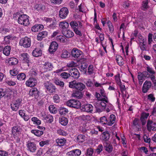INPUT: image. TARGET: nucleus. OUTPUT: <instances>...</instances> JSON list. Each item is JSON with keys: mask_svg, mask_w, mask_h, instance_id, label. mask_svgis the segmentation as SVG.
Returning a JSON list of instances; mask_svg holds the SVG:
<instances>
[{"mask_svg": "<svg viewBox=\"0 0 156 156\" xmlns=\"http://www.w3.org/2000/svg\"><path fill=\"white\" fill-rule=\"evenodd\" d=\"M110 133L108 131H105L102 133V137L105 141L108 140L110 138Z\"/></svg>", "mask_w": 156, "mask_h": 156, "instance_id": "nucleus-28", "label": "nucleus"}, {"mask_svg": "<svg viewBox=\"0 0 156 156\" xmlns=\"http://www.w3.org/2000/svg\"><path fill=\"white\" fill-rule=\"evenodd\" d=\"M146 68L147 71L151 75H154L155 73V72L153 68L149 66H147Z\"/></svg>", "mask_w": 156, "mask_h": 156, "instance_id": "nucleus-51", "label": "nucleus"}, {"mask_svg": "<svg viewBox=\"0 0 156 156\" xmlns=\"http://www.w3.org/2000/svg\"><path fill=\"white\" fill-rule=\"evenodd\" d=\"M48 34V33L46 31H43L39 33L37 35V39L38 41H41L43 38L46 37Z\"/></svg>", "mask_w": 156, "mask_h": 156, "instance_id": "nucleus-21", "label": "nucleus"}, {"mask_svg": "<svg viewBox=\"0 0 156 156\" xmlns=\"http://www.w3.org/2000/svg\"><path fill=\"white\" fill-rule=\"evenodd\" d=\"M39 92L36 87L31 88L30 90L29 94L30 96L34 97L35 98H37L39 96Z\"/></svg>", "mask_w": 156, "mask_h": 156, "instance_id": "nucleus-17", "label": "nucleus"}, {"mask_svg": "<svg viewBox=\"0 0 156 156\" xmlns=\"http://www.w3.org/2000/svg\"><path fill=\"white\" fill-rule=\"evenodd\" d=\"M59 26L60 28L65 29L69 27V24L67 22H60Z\"/></svg>", "mask_w": 156, "mask_h": 156, "instance_id": "nucleus-37", "label": "nucleus"}, {"mask_svg": "<svg viewBox=\"0 0 156 156\" xmlns=\"http://www.w3.org/2000/svg\"><path fill=\"white\" fill-rule=\"evenodd\" d=\"M49 110L51 113L55 114L57 112V108L53 105H50L48 108Z\"/></svg>", "mask_w": 156, "mask_h": 156, "instance_id": "nucleus-39", "label": "nucleus"}, {"mask_svg": "<svg viewBox=\"0 0 156 156\" xmlns=\"http://www.w3.org/2000/svg\"><path fill=\"white\" fill-rule=\"evenodd\" d=\"M82 52L80 50L76 48H74L72 51L71 55L72 57L78 58L82 55Z\"/></svg>", "mask_w": 156, "mask_h": 156, "instance_id": "nucleus-14", "label": "nucleus"}, {"mask_svg": "<svg viewBox=\"0 0 156 156\" xmlns=\"http://www.w3.org/2000/svg\"><path fill=\"white\" fill-rule=\"evenodd\" d=\"M149 115V113L145 112H143L141 113L140 120L142 125L144 126L145 125L147 118Z\"/></svg>", "mask_w": 156, "mask_h": 156, "instance_id": "nucleus-16", "label": "nucleus"}, {"mask_svg": "<svg viewBox=\"0 0 156 156\" xmlns=\"http://www.w3.org/2000/svg\"><path fill=\"white\" fill-rule=\"evenodd\" d=\"M26 145L27 150L30 152L34 153L37 150L36 144L34 142L28 141Z\"/></svg>", "mask_w": 156, "mask_h": 156, "instance_id": "nucleus-7", "label": "nucleus"}, {"mask_svg": "<svg viewBox=\"0 0 156 156\" xmlns=\"http://www.w3.org/2000/svg\"><path fill=\"white\" fill-rule=\"evenodd\" d=\"M68 122V119L62 116L59 119V122L63 126H66Z\"/></svg>", "mask_w": 156, "mask_h": 156, "instance_id": "nucleus-26", "label": "nucleus"}, {"mask_svg": "<svg viewBox=\"0 0 156 156\" xmlns=\"http://www.w3.org/2000/svg\"><path fill=\"white\" fill-rule=\"evenodd\" d=\"M21 102V100L20 98H18L15 103L12 105H11V108L13 111H16L19 108Z\"/></svg>", "mask_w": 156, "mask_h": 156, "instance_id": "nucleus-18", "label": "nucleus"}, {"mask_svg": "<svg viewBox=\"0 0 156 156\" xmlns=\"http://www.w3.org/2000/svg\"><path fill=\"white\" fill-rule=\"evenodd\" d=\"M62 34L68 38L73 37L74 35L73 32L69 30L63 31Z\"/></svg>", "mask_w": 156, "mask_h": 156, "instance_id": "nucleus-19", "label": "nucleus"}, {"mask_svg": "<svg viewBox=\"0 0 156 156\" xmlns=\"http://www.w3.org/2000/svg\"><path fill=\"white\" fill-rule=\"evenodd\" d=\"M44 85L46 90L49 93H52L55 92L56 88L52 83L46 81L44 82Z\"/></svg>", "mask_w": 156, "mask_h": 156, "instance_id": "nucleus-3", "label": "nucleus"}, {"mask_svg": "<svg viewBox=\"0 0 156 156\" xmlns=\"http://www.w3.org/2000/svg\"><path fill=\"white\" fill-rule=\"evenodd\" d=\"M59 113L61 115L66 114L68 112V110L67 109L64 108H60L59 110Z\"/></svg>", "mask_w": 156, "mask_h": 156, "instance_id": "nucleus-43", "label": "nucleus"}, {"mask_svg": "<svg viewBox=\"0 0 156 156\" xmlns=\"http://www.w3.org/2000/svg\"><path fill=\"white\" fill-rule=\"evenodd\" d=\"M31 119L34 124H36L37 125H39L41 124V120L38 119L37 117H33Z\"/></svg>", "mask_w": 156, "mask_h": 156, "instance_id": "nucleus-47", "label": "nucleus"}, {"mask_svg": "<svg viewBox=\"0 0 156 156\" xmlns=\"http://www.w3.org/2000/svg\"><path fill=\"white\" fill-rule=\"evenodd\" d=\"M29 18V17L27 15H20L18 19V22L19 24L23 25L24 26H27L30 24Z\"/></svg>", "mask_w": 156, "mask_h": 156, "instance_id": "nucleus-2", "label": "nucleus"}, {"mask_svg": "<svg viewBox=\"0 0 156 156\" xmlns=\"http://www.w3.org/2000/svg\"><path fill=\"white\" fill-rule=\"evenodd\" d=\"M70 54L67 51L63 50L62 51V53L61 54V56L63 58H66L70 56Z\"/></svg>", "mask_w": 156, "mask_h": 156, "instance_id": "nucleus-36", "label": "nucleus"}, {"mask_svg": "<svg viewBox=\"0 0 156 156\" xmlns=\"http://www.w3.org/2000/svg\"><path fill=\"white\" fill-rule=\"evenodd\" d=\"M55 83L57 85L61 87H63L64 83L62 81H60L59 80H56L55 81Z\"/></svg>", "mask_w": 156, "mask_h": 156, "instance_id": "nucleus-55", "label": "nucleus"}, {"mask_svg": "<svg viewBox=\"0 0 156 156\" xmlns=\"http://www.w3.org/2000/svg\"><path fill=\"white\" fill-rule=\"evenodd\" d=\"M37 84L36 80L33 77H31L26 81L25 84L28 87H32L35 86Z\"/></svg>", "mask_w": 156, "mask_h": 156, "instance_id": "nucleus-10", "label": "nucleus"}, {"mask_svg": "<svg viewBox=\"0 0 156 156\" xmlns=\"http://www.w3.org/2000/svg\"><path fill=\"white\" fill-rule=\"evenodd\" d=\"M69 87L72 88H75L80 91H82L85 88V86L82 83L73 81L69 83Z\"/></svg>", "mask_w": 156, "mask_h": 156, "instance_id": "nucleus-1", "label": "nucleus"}, {"mask_svg": "<svg viewBox=\"0 0 156 156\" xmlns=\"http://www.w3.org/2000/svg\"><path fill=\"white\" fill-rule=\"evenodd\" d=\"M42 54V50L39 48H35L32 53L33 55L35 57H38L41 56Z\"/></svg>", "mask_w": 156, "mask_h": 156, "instance_id": "nucleus-20", "label": "nucleus"}, {"mask_svg": "<svg viewBox=\"0 0 156 156\" xmlns=\"http://www.w3.org/2000/svg\"><path fill=\"white\" fill-rule=\"evenodd\" d=\"M26 78L25 74L23 73H20L17 76V79L20 80H23Z\"/></svg>", "mask_w": 156, "mask_h": 156, "instance_id": "nucleus-49", "label": "nucleus"}, {"mask_svg": "<svg viewBox=\"0 0 156 156\" xmlns=\"http://www.w3.org/2000/svg\"><path fill=\"white\" fill-rule=\"evenodd\" d=\"M147 100L151 102H154L155 100V98L154 97V94L151 93L148 95L147 96Z\"/></svg>", "mask_w": 156, "mask_h": 156, "instance_id": "nucleus-41", "label": "nucleus"}, {"mask_svg": "<svg viewBox=\"0 0 156 156\" xmlns=\"http://www.w3.org/2000/svg\"><path fill=\"white\" fill-rule=\"evenodd\" d=\"M53 99L54 102L56 103H58L60 101L59 97L57 94H55L53 96Z\"/></svg>", "mask_w": 156, "mask_h": 156, "instance_id": "nucleus-58", "label": "nucleus"}, {"mask_svg": "<svg viewBox=\"0 0 156 156\" xmlns=\"http://www.w3.org/2000/svg\"><path fill=\"white\" fill-rule=\"evenodd\" d=\"M20 45L23 47L27 48L30 46V39L27 37L22 38L20 41Z\"/></svg>", "mask_w": 156, "mask_h": 156, "instance_id": "nucleus-6", "label": "nucleus"}, {"mask_svg": "<svg viewBox=\"0 0 156 156\" xmlns=\"http://www.w3.org/2000/svg\"><path fill=\"white\" fill-rule=\"evenodd\" d=\"M45 7L41 4H36L34 6V9L38 11L41 12L45 9Z\"/></svg>", "mask_w": 156, "mask_h": 156, "instance_id": "nucleus-32", "label": "nucleus"}, {"mask_svg": "<svg viewBox=\"0 0 156 156\" xmlns=\"http://www.w3.org/2000/svg\"><path fill=\"white\" fill-rule=\"evenodd\" d=\"M70 76L75 79H78L80 76V73L78 70L75 68H72L69 71Z\"/></svg>", "mask_w": 156, "mask_h": 156, "instance_id": "nucleus-9", "label": "nucleus"}, {"mask_svg": "<svg viewBox=\"0 0 156 156\" xmlns=\"http://www.w3.org/2000/svg\"><path fill=\"white\" fill-rule=\"evenodd\" d=\"M148 0H145L143 1L141 8V9L143 11H146L148 7Z\"/></svg>", "mask_w": 156, "mask_h": 156, "instance_id": "nucleus-40", "label": "nucleus"}, {"mask_svg": "<svg viewBox=\"0 0 156 156\" xmlns=\"http://www.w3.org/2000/svg\"><path fill=\"white\" fill-rule=\"evenodd\" d=\"M69 24L73 30L77 28L76 27H77L78 25V24L76 21H71L70 23Z\"/></svg>", "mask_w": 156, "mask_h": 156, "instance_id": "nucleus-48", "label": "nucleus"}, {"mask_svg": "<svg viewBox=\"0 0 156 156\" xmlns=\"http://www.w3.org/2000/svg\"><path fill=\"white\" fill-rule=\"evenodd\" d=\"M44 68L47 69L48 70H52L53 67L52 64L48 62H46L44 64Z\"/></svg>", "mask_w": 156, "mask_h": 156, "instance_id": "nucleus-35", "label": "nucleus"}, {"mask_svg": "<svg viewBox=\"0 0 156 156\" xmlns=\"http://www.w3.org/2000/svg\"><path fill=\"white\" fill-rule=\"evenodd\" d=\"M11 37L10 36H7L5 37L4 38L5 43L6 44H9L11 40Z\"/></svg>", "mask_w": 156, "mask_h": 156, "instance_id": "nucleus-56", "label": "nucleus"}, {"mask_svg": "<svg viewBox=\"0 0 156 156\" xmlns=\"http://www.w3.org/2000/svg\"><path fill=\"white\" fill-rule=\"evenodd\" d=\"M56 20H53L52 21L51 23L50 24H49L48 27L51 29H53L55 27L56 25Z\"/></svg>", "mask_w": 156, "mask_h": 156, "instance_id": "nucleus-52", "label": "nucleus"}, {"mask_svg": "<svg viewBox=\"0 0 156 156\" xmlns=\"http://www.w3.org/2000/svg\"><path fill=\"white\" fill-rule=\"evenodd\" d=\"M104 144L105 148V150L106 151L110 153L112 151L113 147L112 145L108 144L106 142L104 143Z\"/></svg>", "mask_w": 156, "mask_h": 156, "instance_id": "nucleus-27", "label": "nucleus"}, {"mask_svg": "<svg viewBox=\"0 0 156 156\" xmlns=\"http://www.w3.org/2000/svg\"><path fill=\"white\" fill-rule=\"evenodd\" d=\"M72 96L76 98L81 99L83 97V94L81 91L76 90L72 94Z\"/></svg>", "mask_w": 156, "mask_h": 156, "instance_id": "nucleus-22", "label": "nucleus"}, {"mask_svg": "<svg viewBox=\"0 0 156 156\" xmlns=\"http://www.w3.org/2000/svg\"><path fill=\"white\" fill-rule=\"evenodd\" d=\"M20 127L18 125L15 126L12 128V132L14 135L16 134L17 133H19L20 131Z\"/></svg>", "mask_w": 156, "mask_h": 156, "instance_id": "nucleus-25", "label": "nucleus"}, {"mask_svg": "<svg viewBox=\"0 0 156 156\" xmlns=\"http://www.w3.org/2000/svg\"><path fill=\"white\" fill-rule=\"evenodd\" d=\"M18 62V59L16 58L11 57L9 58L8 63L10 66H14L17 64Z\"/></svg>", "mask_w": 156, "mask_h": 156, "instance_id": "nucleus-23", "label": "nucleus"}, {"mask_svg": "<svg viewBox=\"0 0 156 156\" xmlns=\"http://www.w3.org/2000/svg\"><path fill=\"white\" fill-rule=\"evenodd\" d=\"M32 133L34 134L37 136H40L44 133V132L39 130H32L31 131Z\"/></svg>", "mask_w": 156, "mask_h": 156, "instance_id": "nucleus-34", "label": "nucleus"}, {"mask_svg": "<svg viewBox=\"0 0 156 156\" xmlns=\"http://www.w3.org/2000/svg\"><path fill=\"white\" fill-rule=\"evenodd\" d=\"M153 36V35L152 34L149 33L148 34V41L149 44H150L152 41Z\"/></svg>", "mask_w": 156, "mask_h": 156, "instance_id": "nucleus-57", "label": "nucleus"}, {"mask_svg": "<svg viewBox=\"0 0 156 156\" xmlns=\"http://www.w3.org/2000/svg\"><path fill=\"white\" fill-rule=\"evenodd\" d=\"M57 40L60 42L65 43L67 41V40L62 35L58 36L57 37Z\"/></svg>", "mask_w": 156, "mask_h": 156, "instance_id": "nucleus-38", "label": "nucleus"}, {"mask_svg": "<svg viewBox=\"0 0 156 156\" xmlns=\"http://www.w3.org/2000/svg\"><path fill=\"white\" fill-rule=\"evenodd\" d=\"M49 141V140H46V141H42L40 142L39 145L41 147H43L45 145H48Z\"/></svg>", "mask_w": 156, "mask_h": 156, "instance_id": "nucleus-61", "label": "nucleus"}, {"mask_svg": "<svg viewBox=\"0 0 156 156\" xmlns=\"http://www.w3.org/2000/svg\"><path fill=\"white\" fill-rule=\"evenodd\" d=\"M58 47V44L56 41H52L50 45L48 51L50 53L52 54L53 52L56 51Z\"/></svg>", "mask_w": 156, "mask_h": 156, "instance_id": "nucleus-13", "label": "nucleus"}, {"mask_svg": "<svg viewBox=\"0 0 156 156\" xmlns=\"http://www.w3.org/2000/svg\"><path fill=\"white\" fill-rule=\"evenodd\" d=\"M57 133L59 135L63 136H66L67 135V133L66 132L61 129L58 130L57 131Z\"/></svg>", "mask_w": 156, "mask_h": 156, "instance_id": "nucleus-63", "label": "nucleus"}, {"mask_svg": "<svg viewBox=\"0 0 156 156\" xmlns=\"http://www.w3.org/2000/svg\"><path fill=\"white\" fill-rule=\"evenodd\" d=\"M79 117L80 119L83 121H85L89 119L90 118V116L88 115H83L80 116Z\"/></svg>", "mask_w": 156, "mask_h": 156, "instance_id": "nucleus-59", "label": "nucleus"}, {"mask_svg": "<svg viewBox=\"0 0 156 156\" xmlns=\"http://www.w3.org/2000/svg\"><path fill=\"white\" fill-rule=\"evenodd\" d=\"M115 117L114 115L112 114L110 115L109 117V121H108V125L111 126L115 122Z\"/></svg>", "mask_w": 156, "mask_h": 156, "instance_id": "nucleus-29", "label": "nucleus"}, {"mask_svg": "<svg viewBox=\"0 0 156 156\" xmlns=\"http://www.w3.org/2000/svg\"><path fill=\"white\" fill-rule=\"evenodd\" d=\"M68 12L69 11L67 8L63 7L61 8L59 11V17L62 19H65L68 14Z\"/></svg>", "mask_w": 156, "mask_h": 156, "instance_id": "nucleus-11", "label": "nucleus"}, {"mask_svg": "<svg viewBox=\"0 0 156 156\" xmlns=\"http://www.w3.org/2000/svg\"><path fill=\"white\" fill-rule=\"evenodd\" d=\"M118 85L120 86V90L122 92H123L126 90L125 86L123 84H122L121 82H118Z\"/></svg>", "mask_w": 156, "mask_h": 156, "instance_id": "nucleus-60", "label": "nucleus"}, {"mask_svg": "<svg viewBox=\"0 0 156 156\" xmlns=\"http://www.w3.org/2000/svg\"><path fill=\"white\" fill-rule=\"evenodd\" d=\"M56 142L58 146H62L66 143V140L65 138H58L56 140Z\"/></svg>", "mask_w": 156, "mask_h": 156, "instance_id": "nucleus-24", "label": "nucleus"}, {"mask_svg": "<svg viewBox=\"0 0 156 156\" xmlns=\"http://www.w3.org/2000/svg\"><path fill=\"white\" fill-rule=\"evenodd\" d=\"M100 122L103 124H107L108 125V120L105 116L101 117L100 118Z\"/></svg>", "mask_w": 156, "mask_h": 156, "instance_id": "nucleus-46", "label": "nucleus"}, {"mask_svg": "<svg viewBox=\"0 0 156 156\" xmlns=\"http://www.w3.org/2000/svg\"><path fill=\"white\" fill-rule=\"evenodd\" d=\"M66 105L71 108H79L80 107L81 103L79 101L73 99H71L66 103Z\"/></svg>", "mask_w": 156, "mask_h": 156, "instance_id": "nucleus-4", "label": "nucleus"}, {"mask_svg": "<svg viewBox=\"0 0 156 156\" xmlns=\"http://www.w3.org/2000/svg\"><path fill=\"white\" fill-rule=\"evenodd\" d=\"M60 76L63 79H67L70 77V72L69 73L65 72H63L61 74Z\"/></svg>", "mask_w": 156, "mask_h": 156, "instance_id": "nucleus-42", "label": "nucleus"}, {"mask_svg": "<svg viewBox=\"0 0 156 156\" xmlns=\"http://www.w3.org/2000/svg\"><path fill=\"white\" fill-rule=\"evenodd\" d=\"M151 86V83L150 81L146 80L144 83L142 87V91L144 93H146Z\"/></svg>", "mask_w": 156, "mask_h": 156, "instance_id": "nucleus-12", "label": "nucleus"}, {"mask_svg": "<svg viewBox=\"0 0 156 156\" xmlns=\"http://www.w3.org/2000/svg\"><path fill=\"white\" fill-rule=\"evenodd\" d=\"M82 110L85 112L91 113L93 109V107L91 104H87L83 105L82 106Z\"/></svg>", "mask_w": 156, "mask_h": 156, "instance_id": "nucleus-15", "label": "nucleus"}, {"mask_svg": "<svg viewBox=\"0 0 156 156\" xmlns=\"http://www.w3.org/2000/svg\"><path fill=\"white\" fill-rule=\"evenodd\" d=\"M103 148V146L101 144H99L97 148L96 149V152L98 154H99L102 151Z\"/></svg>", "mask_w": 156, "mask_h": 156, "instance_id": "nucleus-53", "label": "nucleus"}, {"mask_svg": "<svg viewBox=\"0 0 156 156\" xmlns=\"http://www.w3.org/2000/svg\"><path fill=\"white\" fill-rule=\"evenodd\" d=\"M116 60L118 64L120 66H122L124 64V60L122 57L119 55H117L116 56Z\"/></svg>", "mask_w": 156, "mask_h": 156, "instance_id": "nucleus-31", "label": "nucleus"}, {"mask_svg": "<svg viewBox=\"0 0 156 156\" xmlns=\"http://www.w3.org/2000/svg\"><path fill=\"white\" fill-rule=\"evenodd\" d=\"M85 136L82 135H79L77 137V140L79 142H83L85 139Z\"/></svg>", "mask_w": 156, "mask_h": 156, "instance_id": "nucleus-45", "label": "nucleus"}, {"mask_svg": "<svg viewBox=\"0 0 156 156\" xmlns=\"http://www.w3.org/2000/svg\"><path fill=\"white\" fill-rule=\"evenodd\" d=\"M140 39L141 41V42H140V46L141 50L143 51H147V47L146 44V43L145 42L144 39H143L142 40L141 39Z\"/></svg>", "mask_w": 156, "mask_h": 156, "instance_id": "nucleus-33", "label": "nucleus"}, {"mask_svg": "<svg viewBox=\"0 0 156 156\" xmlns=\"http://www.w3.org/2000/svg\"><path fill=\"white\" fill-rule=\"evenodd\" d=\"M107 24L109 30L110 32H112L114 30V27L112 25L111 21L109 20L108 21Z\"/></svg>", "mask_w": 156, "mask_h": 156, "instance_id": "nucleus-50", "label": "nucleus"}, {"mask_svg": "<svg viewBox=\"0 0 156 156\" xmlns=\"http://www.w3.org/2000/svg\"><path fill=\"white\" fill-rule=\"evenodd\" d=\"M44 119L48 123H51L53 121V118L52 115H46L45 116Z\"/></svg>", "mask_w": 156, "mask_h": 156, "instance_id": "nucleus-44", "label": "nucleus"}, {"mask_svg": "<svg viewBox=\"0 0 156 156\" xmlns=\"http://www.w3.org/2000/svg\"><path fill=\"white\" fill-rule=\"evenodd\" d=\"M93 66L92 65H90L88 67V73L90 74H91L93 73Z\"/></svg>", "mask_w": 156, "mask_h": 156, "instance_id": "nucleus-64", "label": "nucleus"}, {"mask_svg": "<svg viewBox=\"0 0 156 156\" xmlns=\"http://www.w3.org/2000/svg\"><path fill=\"white\" fill-rule=\"evenodd\" d=\"M94 152L93 149L91 148H88L87 150V156H92Z\"/></svg>", "mask_w": 156, "mask_h": 156, "instance_id": "nucleus-54", "label": "nucleus"}, {"mask_svg": "<svg viewBox=\"0 0 156 156\" xmlns=\"http://www.w3.org/2000/svg\"><path fill=\"white\" fill-rule=\"evenodd\" d=\"M74 153V156H79L81 154V151L78 149L73 150Z\"/></svg>", "mask_w": 156, "mask_h": 156, "instance_id": "nucleus-62", "label": "nucleus"}, {"mask_svg": "<svg viewBox=\"0 0 156 156\" xmlns=\"http://www.w3.org/2000/svg\"><path fill=\"white\" fill-rule=\"evenodd\" d=\"M20 60L22 61L23 62L26 63L28 64L30 62V59L29 55L27 53H21L19 55Z\"/></svg>", "mask_w": 156, "mask_h": 156, "instance_id": "nucleus-8", "label": "nucleus"}, {"mask_svg": "<svg viewBox=\"0 0 156 156\" xmlns=\"http://www.w3.org/2000/svg\"><path fill=\"white\" fill-rule=\"evenodd\" d=\"M10 47L8 45H7L3 48V53L5 55L8 56L10 54Z\"/></svg>", "mask_w": 156, "mask_h": 156, "instance_id": "nucleus-30", "label": "nucleus"}, {"mask_svg": "<svg viewBox=\"0 0 156 156\" xmlns=\"http://www.w3.org/2000/svg\"><path fill=\"white\" fill-rule=\"evenodd\" d=\"M146 126L147 130L149 132L156 131V121L148 119L147 122Z\"/></svg>", "mask_w": 156, "mask_h": 156, "instance_id": "nucleus-5", "label": "nucleus"}]
</instances>
